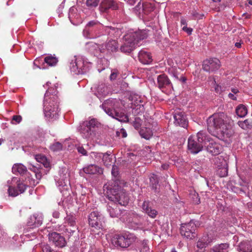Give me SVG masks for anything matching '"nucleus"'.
I'll return each instance as SVG.
<instances>
[{
	"label": "nucleus",
	"mask_w": 252,
	"mask_h": 252,
	"mask_svg": "<svg viewBox=\"0 0 252 252\" xmlns=\"http://www.w3.org/2000/svg\"><path fill=\"white\" fill-rule=\"evenodd\" d=\"M83 170L88 174H96L102 173V168L95 164H90L85 166L83 168Z\"/></svg>",
	"instance_id": "obj_25"
},
{
	"label": "nucleus",
	"mask_w": 252,
	"mask_h": 252,
	"mask_svg": "<svg viewBox=\"0 0 252 252\" xmlns=\"http://www.w3.org/2000/svg\"><path fill=\"white\" fill-rule=\"evenodd\" d=\"M143 219L135 212H130L129 213V217L126 220L127 225L129 228L133 229H140L143 230H147L143 223Z\"/></svg>",
	"instance_id": "obj_11"
},
{
	"label": "nucleus",
	"mask_w": 252,
	"mask_h": 252,
	"mask_svg": "<svg viewBox=\"0 0 252 252\" xmlns=\"http://www.w3.org/2000/svg\"><path fill=\"white\" fill-rule=\"evenodd\" d=\"M116 8L115 3L112 0H104L101 2L99 6L100 12H106L108 9Z\"/></svg>",
	"instance_id": "obj_27"
},
{
	"label": "nucleus",
	"mask_w": 252,
	"mask_h": 252,
	"mask_svg": "<svg viewBox=\"0 0 252 252\" xmlns=\"http://www.w3.org/2000/svg\"><path fill=\"white\" fill-rule=\"evenodd\" d=\"M150 182L153 184H158L157 177L156 175L153 174L150 178Z\"/></svg>",
	"instance_id": "obj_56"
},
{
	"label": "nucleus",
	"mask_w": 252,
	"mask_h": 252,
	"mask_svg": "<svg viewBox=\"0 0 252 252\" xmlns=\"http://www.w3.org/2000/svg\"><path fill=\"white\" fill-rule=\"evenodd\" d=\"M206 142H210L208 136L204 132L200 131L196 135H191L189 138L188 149L191 153L197 154L202 150Z\"/></svg>",
	"instance_id": "obj_7"
},
{
	"label": "nucleus",
	"mask_w": 252,
	"mask_h": 252,
	"mask_svg": "<svg viewBox=\"0 0 252 252\" xmlns=\"http://www.w3.org/2000/svg\"><path fill=\"white\" fill-rule=\"evenodd\" d=\"M33 171L35 173V176L36 179L39 180L41 178V174L39 171V170L35 167H33Z\"/></svg>",
	"instance_id": "obj_53"
},
{
	"label": "nucleus",
	"mask_w": 252,
	"mask_h": 252,
	"mask_svg": "<svg viewBox=\"0 0 252 252\" xmlns=\"http://www.w3.org/2000/svg\"><path fill=\"white\" fill-rule=\"evenodd\" d=\"M11 182H12V184L17 183V189H16L11 185H9L8 189V194L9 196L13 197L16 196L20 193L24 192L28 186V185L21 183L20 182L18 183V180L16 178H13Z\"/></svg>",
	"instance_id": "obj_13"
},
{
	"label": "nucleus",
	"mask_w": 252,
	"mask_h": 252,
	"mask_svg": "<svg viewBox=\"0 0 252 252\" xmlns=\"http://www.w3.org/2000/svg\"><path fill=\"white\" fill-rule=\"evenodd\" d=\"M37 233L34 231L30 233H27L25 235V236L27 239V240H32L36 237Z\"/></svg>",
	"instance_id": "obj_49"
},
{
	"label": "nucleus",
	"mask_w": 252,
	"mask_h": 252,
	"mask_svg": "<svg viewBox=\"0 0 252 252\" xmlns=\"http://www.w3.org/2000/svg\"><path fill=\"white\" fill-rule=\"evenodd\" d=\"M102 215L97 211L92 212L88 218L90 225L96 228H100L102 227Z\"/></svg>",
	"instance_id": "obj_15"
},
{
	"label": "nucleus",
	"mask_w": 252,
	"mask_h": 252,
	"mask_svg": "<svg viewBox=\"0 0 252 252\" xmlns=\"http://www.w3.org/2000/svg\"><path fill=\"white\" fill-rule=\"evenodd\" d=\"M109 187L107 193L108 199L112 202H118L123 206H126L128 201L129 198L126 191L122 189V183L120 181H115L114 186Z\"/></svg>",
	"instance_id": "obj_5"
},
{
	"label": "nucleus",
	"mask_w": 252,
	"mask_h": 252,
	"mask_svg": "<svg viewBox=\"0 0 252 252\" xmlns=\"http://www.w3.org/2000/svg\"><path fill=\"white\" fill-rule=\"evenodd\" d=\"M50 148L53 151H58L62 149V145L60 142H57L51 145Z\"/></svg>",
	"instance_id": "obj_46"
},
{
	"label": "nucleus",
	"mask_w": 252,
	"mask_h": 252,
	"mask_svg": "<svg viewBox=\"0 0 252 252\" xmlns=\"http://www.w3.org/2000/svg\"><path fill=\"white\" fill-rule=\"evenodd\" d=\"M49 240L51 243L58 247H63L66 243L64 237L57 232L49 233Z\"/></svg>",
	"instance_id": "obj_21"
},
{
	"label": "nucleus",
	"mask_w": 252,
	"mask_h": 252,
	"mask_svg": "<svg viewBox=\"0 0 252 252\" xmlns=\"http://www.w3.org/2000/svg\"><path fill=\"white\" fill-rule=\"evenodd\" d=\"M65 169L63 170V173L60 174L59 179H55L57 186L58 187L61 192L67 190L69 189V181L68 175L66 174Z\"/></svg>",
	"instance_id": "obj_14"
},
{
	"label": "nucleus",
	"mask_w": 252,
	"mask_h": 252,
	"mask_svg": "<svg viewBox=\"0 0 252 252\" xmlns=\"http://www.w3.org/2000/svg\"><path fill=\"white\" fill-rule=\"evenodd\" d=\"M99 123L95 119L86 120L81 126L80 133L88 140L96 141L99 139L98 127Z\"/></svg>",
	"instance_id": "obj_6"
},
{
	"label": "nucleus",
	"mask_w": 252,
	"mask_h": 252,
	"mask_svg": "<svg viewBox=\"0 0 252 252\" xmlns=\"http://www.w3.org/2000/svg\"><path fill=\"white\" fill-rule=\"evenodd\" d=\"M74 60L70 63V69L75 74H83L89 69L91 63L81 56H74Z\"/></svg>",
	"instance_id": "obj_8"
},
{
	"label": "nucleus",
	"mask_w": 252,
	"mask_h": 252,
	"mask_svg": "<svg viewBox=\"0 0 252 252\" xmlns=\"http://www.w3.org/2000/svg\"><path fill=\"white\" fill-rule=\"evenodd\" d=\"M215 164L219 168L218 174L220 177H224L227 175V163L221 157L215 158Z\"/></svg>",
	"instance_id": "obj_18"
},
{
	"label": "nucleus",
	"mask_w": 252,
	"mask_h": 252,
	"mask_svg": "<svg viewBox=\"0 0 252 252\" xmlns=\"http://www.w3.org/2000/svg\"><path fill=\"white\" fill-rule=\"evenodd\" d=\"M182 30L189 35L191 34L192 32V29L190 28L187 27V26H183Z\"/></svg>",
	"instance_id": "obj_55"
},
{
	"label": "nucleus",
	"mask_w": 252,
	"mask_h": 252,
	"mask_svg": "<svg viewBox=\"0 0 252 252\" xmlns=\"http://www.w3.org/2000/svg\"><path fill=\"white\" fill-rule=\"evenodd\" d=\"M142 208L143 212L152 218H156L158 212L156 210L153 209L149 207V202L148 201H145L143 202Z\"/></svg>",
	"instance_id": "obj_28"
},
{
	"label": "nucleus",
	"mask_w": 252,
	"mask_h": 252,
	"mask_svg": "<svg viewBox=\"0 0 252 252\" xmlns=\"http://www.w3.org/2000/svg\"><path fill=\"white\" fill-rule=\"evenodd\" d=\"M86 49L95 56H97L99 53L105 52V49L103 48V46L99 45L93 42L87 43Z\"/></svg>",
	"instance_id": "obj_23"
},
{
	"label": "nucleus",
	"mask_w": 252,
	"mask_h": 252,
	"mask_svg": "<svg viewBox=\"0 0 252 252\" xmlns=\"http://www.w3.org/2000/svg\"><path fill=\"white\" fill-rule=\"evenodd\" d=\"M138 58L143 64H149L152 62L151 54L145 50H141L138 55Z\"/></svg>",
	"instance_id": "obj_26"
},
{
	"label": "nucleus",
	"mask_w": 252,
	"mask_h": 252,
	"mask_svg": "<svg viewBox=\"0 0 252 252\" xmlns=\"http://www.w3.org/2000/svg\"><path fill=\"white\" fill-rule=\"evenodd\" d=\"M43 215L42 213H37L30 217L27 222L30 229L39 227L42 223Z\"/></svg>",
	"instance_id": "obj_20"
},
{
	"label": "nucleus",
	"mask_w": 252,
	"mask_h": 252,
	"mask_svg": "<svg viewBox=\"0 0 252 252\" xmlns=\"http://www.w3.org/2000/svg\"><path fill=\"white\" fill-rule=\"evenodd\" d=\"M212 84H213L215 91L217 93H220L221 92L224 90L223 88H222L221 86H219L216 84V82L215 79H213L212 81Z\"/></svg>",
	"instance_id": "obj_47"
},
{
	"label": "nucleus",
	"mask_w": 252,
	"mask_h": 252,
	"mask_svg": "<svg viewBox=\"0 0 252 252\" xmlns=\"http://www.w3.org/2000/svg\"><path fill=\"white\" fill-rule=\"evenodd\" d=\"M210 242L208 240L207 235L203 236L197 242V247L200 250L203 249L209 244Z\"/></svg>",
	"instance_id": "obj_35"
},
{
	"label": "nucleus",
	"mask_w": 252,
	"mask_h": 252,
	"mask_svg": "<svg viewBox=\"0 0 252 252\" xmlns=\"http://www.w3.org/2000/svg\"><path fill=\"white\" fill-rule=\"evenodd\" d=\"M140 251L141 252H150V248L147 240L141 241L140 244Z\"/></svg>",
	"instance_id": "obj_43"
},
{
	"label": "nucleus",
	"mask_w": 252,
	"mask_h": 252,
	"mask_svg": "<svg viewBox=\"0 0 252 252\" xmlns=\"http://www.w3.org/2000/svg\"><path fill=\"white\" fill-rule=\"evenodd\" d=\"M53 217L55 218H59L60 217V213L57 211H55L53 213Z\"/></svg>",
	"instance_id": "obj_61"
},
{
	"label": "nucleus",
	"mask_w": 252,
	"mask_h": 252,
	"mask_svg": "<svg viewBox=\"0 0 252 252\" xmlns=\"http://www.w3.org/2000/svg\"><path fill=\"white\" fill-rule=\"evenodd\" d=\"M220 62L217 58L209 59L204 61L203 63V69L206 71H213L219 68Z\"/></svg>",
	"instance_id": "obj_16"
},
{
	"label": "nucleus",
	"mask_w": 252,
	"mask_h": 252,
	"mask_svg": "<svg viewBox=\"0 0 252 252\" xmlns=\"http://www.w3.org/2000/svg\"><path fill=\"white\" fill-rule=\"evenodd\" d=\"M101 160L106 166H109L112 163V157L106 154H103Z\"/></svg>",
	"instance_id": "obj_42"
},
{
	"label": "nucleus",
	"mask_w": 252,
	"mask_h": 252,
	"mask_svg": "<svg viewBox=\"0 0 252 252\" xmlns=\"http://www.w3.org/2000/svg\"><path fill=\"white\" fill-rule=\"evenodd\" d=\"M139 134L142 137L149 139L153 135V131L150 127H144L140 129Z\"/></svg>",
	"instance_id": "obj_33"
},
{
	"label": "nucleus",
	"mask_w": 252,
	"mask_h": 252,
	"mask_svg": "<svg viewBox=\"0 0 252 252\" xmlns=\"http://www.w3.org/2000/svg\"><path fill=\"white\" fill-rule=\"evenodd\" d=\"M199 222L194 220H190L188 223L182 224L180 229L181 235L188 239H191L194 237L193 234Z\"/></svg>",
	"instance_id": "obj_12"
},
{
	"label": "nucleus",
	"mask_w": 252,
	"mask_h": 252,
	"mask_svg": "<svg viewBox=\"0 0 252 252\" xmlns=\"http://www.w3.org/2000/svg\"><path fill=\"white\" fill-rule=\"evenodd\" d=\"M110 87L104 84L99 85L96 89L95 94L100 100L102 97L107 95L110 92Z\"/></svg>",
	"instance_id": "obj_24"
},
{
	"label": "nucleus",
	"mask_w": 252,
	"mask_h": 252,
	"mask_svg": "<svg viewBox=\"0 0 252 252\" xmlns=\"http://www.w3.org/2000/svg\"><path fill=\"white\" fill-rule=\"evenodd\" d=\"M89 252H102L98 251L96 249V248L92 246V247H91V248H90Z\"/></svg>",
	"instance_id": "obj_62"
},
{
	"label": "nucleus",
	"mask_w": 252,
	"mask_h": 252,
	"mask_svg": "<svg viewBox=\"0 0 252 252\" xmlns=\"http://www.w3.org/2000/svg\"><path fill=\"white\" fill-rule=\"evenodd\" d=\"M103 154L99 153L94 152H91L90 154V157L94 158V161L96 162H100L102 159Z\"/></svg>",
	"instance_id": "obj_44"
},
{
	"label": "nucleus",
	"mask_w": 252,
	"mask_h": 252,
	"mask_svg": "<svg viewBox=\"0 0 252 252\" xmlns=\"http://www.w3.org/2000/svg\"><path fill=\"white\" fill-rule=\"evenodd\" d=\"M22 120L21 116L19 115H14L13 116L11 123L13 124H19Z\"/></svg>",
	"instance_id": "obj_50"
},
{
	"label": "nucleus",
	"mask_w": 252,
	"mask_h": 252,
	"mask_svg": "<svg viewBox=\"0 0 252 252\" xmlns=\"http://www.w3.org/2000/svg\"><path fill=\"white\" fill-rule=\"evenodd\" d=\"M27 171V167L21 163H16L13 165L12 172L14 174L24 175Z\"/></svg>",
	"instance_id": "obj_31"
},
{
	"label": "nucleus",
	"mask_w": 252,
	"mask_h": 252,
	"mask_svg": "<svg viewBox=\"0 0 252 252\" xmlns=\"http://www.w3.org/2000/svg\"><path fill=\"white\" fill-rule=\"evenodd\" d=\"M236 113L239 117H244L247 114L248 110L246 106L240 104L237 107Z\"/></svg>",
	"instance_id": "obj_37"
},
{
	"label": "nucleus",
	"mask_w": 252,
	"mask_h": 252,
	"mask_svg": "<svg viewBox=\"0 0 252 252\" xmlns=\"http://www.w3.org/2000/svg\"><path fill=\"white\" fill-rule=\"evenodd\" d=\"M36 160L42 163L45 167H48L50 166V162L48 161L45 156L42 155H37L35 157Z\"/></svg>",
	"instance_id": "obj_38"
},
{
	"label": "nucleus",
	"mask_w": 252,
	"mask_h": 252,
	"mask_svg": "<svg viewBox=\"0 0 252 252\" xmlns=\"http://www.w3.org/2000/svg\"><path fill=\"white\" fill-rule=\"evenodd\" d=\"M210 142H206V144L204 146L207 147V151L213 155H217L220 154L222 151V146L214 142L208 136Z\"/></svg>",
	"instance_id": "obj_19"
},
{
	"label": "nucleus",
	"mask_w": 252,
	"mask_h": 252,
	"mask_svg": "<svg viewBox=\"0 0 252 252\" xmlns=\"http://www.w3.org/2000/svg\"><path fill=\"white\" fill-rule=\"evenodd\" d=\"M103 28V25L97 20L89 22L83 30L84 37L88 38H93L96 37L98 32Z\"/></svg>",
	"instance_id": "obj_10"
},
{
	"label": "nucleus",
	"mask_w": 252,
	"mask_h": 252,
	"mask_svg": "<svg viewBox=\"0 0 252 252\" xmlns=\"http://www.w3.org/2000/svg\"><path fill=\"white\" fill-rule=\"evenodd\" d=\"M158 85V88L162 90L163 92H165L164 89L167 88L168 90V92L169 93L173 88L170 81L165 74L159 75L157 78Z\"/></svg>",
	"instance_id": "obj_17"
},
{
	"label": "nucleus",
	"mask_w": 252,
	"mask_h": 252,
	"mask_svg": "<svg viewBox=\"0 0 252 252\" xmlns=\"http://www.w3.org/2000/svg\"><path fill=\"white\" fill-rule=\"evenodd\" d=\"M228 96L230 98H231L232 100H236V97L233 94L229 93L228 94Z\"/></svg>",
	"instance_id": "obj_63"
},
{
	"label": "nucleus",
	"mask_w": 252,
	"mask_h": 252,
	"mask_svg": "<svg viewBox=\"0 0 252 252\" xmlns=\"http://www.w3.org/2000/svg\"><path fill=\"white\" fill-rule=\"evenodd\" d=\"M111 173L112 175L114 177H117V176L118 175V169L116 166H113Z\"/></svg>",
	"instance_id": "obj_54"
},
{
	"label": "nucleus",
	"mask_w": 252,
	"mask_h": 252,
	"mask_svg": "<svg viewBox=\"0 0 252 252\" xmlns=\"http://www.w3.org/2000/svg\"><path fill=\"white\" fill-rule=\"evenodd\" d=\"M231 119L224 113H215L208 119L209 132L227 143L232 141L234 131L231 128Z\"/></svg>",
	"instance_id": "obj_1"
},
{
	"label": "nucleus",
	"mask_w": 252,
	"mask_h": 252,
	"mask_svg": "<svg viewBox=\"0 0 252 252\" xmlns=\"http://www.w3.org/2000/svg\"><path fill=\"white\" fill-rule=\"evenodd\" d=\"M190 197L194 203L198 204L200 203V199L198 197V194L195 192L190 194Z\"/></svg>",
	"instance_id": "obj_48"
},
{
	"label": "nucleus",
	"mask_w": 252,
	"mask_h": 252,
	"mask_svg": "<svg viewBox=\"0 0 252 252\" xmlns=\"http://www.w3.org/2000/svg\"><path fill=\"white\" fill-rule=\"evenodd\" d=\"M76 9L74 7H71L70 8L68 14V17L70 22L74 24L73 19H78L79 15L76 13Z\"/></svg>",
	"instance_id": "obj_41"
},
{
	"label": "nucleus",
	"mask_w": 252,
	"mask_h": 252,
	"mask_svg": "<svg viewBox=\"0 0 252 252\" xmlns=\"http://www.w3.org/2000/svg\"><path fill=\"white\" fill-rule=\"evenodd\" d=\"M174 123L183 127H186L188 125V120L184 112L180 110L176 111L174 115Z\"/></svg>",
	"instance_id": "obj_22"
},
{
	"label": "nucleus",
	"mask_w": 252,
	"mask_h": 252,
	"mask_svg": "<svg viewBox=\"0 0 252 252\" xmlns=\"http://www.w3.org/2000/svg\"><path fill=\"white\" fill-rule=\"evenodd\" d=\"M121 132L122 133V136L123 137H126L127 134H126V130L124 129H123V128L121 129Z\"/></svg>",
	"instance_id": "obj_64"
},
{
	"label": "nucleus",
	"mask_w": 252,
	"mask_h": 252,
	"mask_svg": "<svg viewBox=\"0 0 252 252\" xmlns=\"http://www.w3.org/2000/svg\"><path fill=\"white\" fill-rule=\"evenodd\" d=\"M51 90H48L44 95V113L45 116L49 120L56 119L59 114L58 96L56 91L53 94Z\"/></svg>",
	"instance_id": "obj_4"
},
{
	"label": "nucleus",
	"mask_w": 252,
	"mask_h": 252,
	"mask_svg": "<svg viewBox=\"0 0 252 252\" xmlns=\"http://www.w3.org/2000/svg\"><path fill=\"white\" fill-rule=\"evenodd\" d=\"M4 237V233L2 231V230L0 228V243L3 242V239Z\"/></svg>",
	"instance_id": "obj_60"
},
{
	"label": "nucleus",
	"mask_w": 252,
	"mask_h": 252,
	"mask_svg": "<svg viewBox=\"0 0 252 252\" xmlns=\"http://www.w3.org/2000/svg\"><path fill=\"white\" fill-rule=\"evenodd\" d=\"M45 62L50 66H54L58 62V59L52 56H48L44 59Z\"/></svg>",
	"instance_id": "obj_40"
},
{
	"label": "nucleus",
	"mask_w": 252,
	"mask_h": 252,
	"mask_svg": "<svg viewBox=\"0 0 252 252\" xmlns=\"http://www.w3.org/2000/svg\"><path fill=\"white\" fill-rule=\"evenodd\" d=\"M228 247L227 243L221 244L213 247L210 252H228Z\"/></svg>",
	"instance_id": "obj_34"
},
{
	"label": "nucleus",
	"mask_w": 252,
	"mask_h": 252,
	"mask_svg": "<svg viewBox=\"0 0 252 252\" xmlns=\"http://www.w3.org/2000/svg\"><path fill=\"white\" fill-rule=\"evenodd\" d=\"M103 48L105 49V52H114L117 51L118 48V44L115 40H109L105 44H102Z\"/></svg>",
	"instance_id": "obj_30"
},
{
	"label": "nucleus",
	"mask_w": 252,
	"mask_h": 252,
	"mask_svg": "<svg viewBox=\"0 0 252 252\" xmlns=\"http://www.w3.org/2000/svg\"><path fill=\"white\" fill-rule=\"evenodd\" d=\"M123 106L124 104L122 100L114 98L106 100L101 106L109 116L120 122H127L128 121V118L125 114Z\"/></svg>",
	"instance_id": "obj_2"
},
{
	"label": "nucleus",
	"mask_w": 252,
	"mask_h": 252,
	"mask_svg": "<svg viewBox=\"0 0 252 252\" xmlns=\"http://www.w3.org/2000/svg\"><path fill=\"white\" fill-rule=\"evenodd\" d=\"M118 73V71L116 69H114L111 71V73L110 76V79L111 80H114L116 79L117 74Z\"/></svg>",
	"instance_id": "obj_51"
},
{
	"label": "nucleus",
	"mask_w": 252,
	"mask_h": 252,
	"mask_svg": "<svg viewBox=\"0 0 252 252\" xmlns=\"http://www.w3.org/2000/svg\"><path fill=\"white\" fill-rule=\"evenodd\" d=\"M77 150L79 153L82 154L83 155H86L87 154V151L83 147H78Z\"/></svg>",
	"instance_id": "obj_57"
},
{
	"label": "nucleus",
	"mask_w": 252,
	"mask_h": 252,
	"mask_svg": "<svg viewBox=\"0 0 252 252\" xmlns=\"http://www.w3.org/2000/svg\"><path fill=\"white\" fill-rule=\"evenodd\" d=\"M147 36V33L145 31H129L124 36L123 43L120 48L121 51L124 53H130L138 46L140 41Z\"/></svg>",
	"instance_id": "obj_3"
},
{
	"label": "nucleus",
	"mask_w": 252,
	"mask_h": 252,
	"mask_svg": "<svg viewBox=\"0 0 252 252\" xmlns=\"http://www.w3.org/2000/svg\"><path fill=\"white\" fill-rule=\"evenodd\" d=\"M117 205L114 202H111L108 204L107 207V211L109 213L110 216L112 218L118 217L120 214V210L117 209Z\"/></svg>",
	"instance_id": "obj_29"
},
{
	"label": "nucleus",
	"mask_w": 252,
	"mask_h": 252,
	"mask_svg": "<svg viewBox=\"0 0 252 252\" xmlns=\"http://www.w3.org/2000/svg\"><path fill=\"white\" fill-rule=\"evenodd\" d=\"M64 223L65 225L64 226H66L67 225L70 226L74 228H76V218L75 216L73 215H67L65 218Z\"/></svg>",
	"instance_id": "obj_36"
},
{
	"label": "nucleus",
	"mask_w": 252,
	"mask_h": 252,
	"mask_svg": "<svg viewBox=\"0 0 252 252\" xmlns=\"http://www.w3.org/2000/svg\"><path fill=\"white\" fill-rule=\"evenodd\" d=\"M135 239V236L132 234H126L124 235L115 234L112 237L111 242L115 247L126 248L128 247Z\"/></svg>",
	"instance_id": "obj_9"
},
{
	"label": "nucleus",
	"mask_w": 252,
	"mask_h": 252,
	"mask_svg": "<svg viewBox=\"0 0 252 252\" xmlns=\"http://www.w3.org/2000/svg\"><path fill=\"white\" fill-rule=\"evenodd\" d=\"M106 30L109 34H113L115 32L116 29L115 28H111L109 27L106 28Z\"/></svg>",
	"instance_id": "obj_58"
},
{
	"label": "nucleus",
	"mask_w": 252,
	"mask_h": 252,
	"mask_svg": "<svg viewBox=\"0 0 252 252\" xmlns=\"http://www.w3.org/2000/svg\"><path fill=\"white\" fill-rule=\"evenodd\" d=\"M238 125L242 129L245 130L250 129L252 127V123L250 122L248 120H246L244 121H239Z\"/></svg>",
	"instance_id": "obj_39"
},
{
	"label": "nucleus",
	"mask_w": 252,
	"mask_h": 252,
	"mask_svg": "<svg viewBox=\"0 0 252 252\" xmlns=\"http://www.w3.org/2000/svg\"><path fill=\"white\" fill-rule=\"evenodd\" d=\"M181 24L182 27L183 26H187V23L186 20L183 18H182L181 19Z\"/></svg>",
	"instance_id": "obj_59"
},
{
	"label": "nucleus",
	"mask_w": 252,
	"mask_h": 252,
	"mask_svg": "<svg viewBox=\"0 0 252 252\" xmlns=\"http://www.w3.org/2000/svg\"><path fill=\"white\" fill-rule=\"evenodd\" d=\"M43 252H54L48 245H44L42 248Z\"/></svg>",
	"instance_id": "obj_52"
},
{
	"label": "nucleus",
	"mask_w": 252,
	"mask_h": 252,
	"mask_svg": "<svg viewBox=\"0 0 252 252\" xmlns=\"http://www.w3.org/2000/svg\"><path fill=\"white\" fill-rule=\"evenodd\" d=\"M238 249L240 252H252V241L241 243Z\"/></svg>",
	"instance_id": "obj_32"
},
{
	"label": "nucleus",
	"mask_w": 252,
	"mask_h": 252,
	"mask_svg": "<svg viewBox=\"0 0 252 252\" xmlns=\"http://www.w3.org/2000/svg\"><path fill=\"white\" fill-rule=\"evenodd\" d=\"M100 0H87L86 5L88 7L90 8H93L96 7Z\"/></svg>",
	"instance_id": "obj_45"
}]
</instances>
